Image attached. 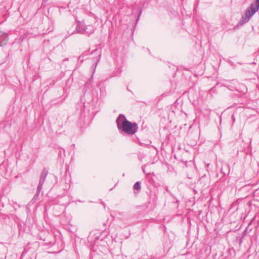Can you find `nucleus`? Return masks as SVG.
Segmentation results:
<instances>
[{"label":"nucleus","instance_id":"f257e3e1","mask_svg":"<svg viewBox=\"0 0 259 259\" xmlns=\"http://www.w3.org/2000/svg\"><path fill=\"white\" fill-rule=\"evenodd\" d=\"M118 130H122L128 135H134L138 130V124L127 120L124 115L120 114L116 120Z\"/></svg>","mask_w":259,"mask_h":259},{"label":"nucleus","instance_id":"f03ea898","mask_svg":"<svg viewBox=\"0 0 259 259\" xmlns=\"http://www.w3.org/2000/svg\"><path fill=\"white\" fill-rule=\"evenodd\" d=\"M259 10V1H254L252 3L250 6L246 8L245 13L242 15V17L234 27V28H238L241 26H243L247 23L254 15V14Z\"/></svg>","mask_w":259,"mask_h":259},{"label":"nucleus","instance_id":"7ed1b4c3","mask_svg":"<svg viewBox=\"0 0 259 259\" xmlns=\"http://www.w3.org/2000/svg\"><path fill=\"white\" fill-rule=\"evenodd\" d=\"M76 31L77 33L82 34H91L94 32V28L92 26L86 27L84 22L82 21H78L76 27Z\"/></svg>","mask_w":259,"mask_h":259},{"label":"nucleus","instance_id":"20e7f679","mask_svg":"<svg viewBox=\"0 0 259 259\" xmlns=\"http://www.w3.org/2000/svg\"><path fill=\"white\" fill-rule=\"evenodd\" d=\"M48 169L47 168L44 167L43 168L42 171L41 172V174L40 175L39 183L38 185V186H39V188H40V187H42L43 184L45 181L46 178L48 175Z\"/></svg>","mask_w":259,"mask_h":259},{"label":"nucleus","instance_id":"39448f33","mask_svg":"<svg viewBox=\"0 0 259 259\" xmlns=\"http://www.w3.org/2000/svg\"><path fill=\"white\" fill-rule=\"evenodd\" d=\"M8 36L6 33L0 31V46L5 45L8 41Z\"/></svg>","mask_w":259,"mask_h":259},{"label":"nucleus","instance_id":"423d86ee","mask_svg":"<svg viewBox=\"0 0 259 259\" xmlns=\"http://www.w3.org/2000/svg\"><path fill=\"white\" fill-rule=\"evenodd\" d=\"M133 189L139 192L141 190V182L139 181L137 182L134 185Z\"/></svg>","mask_w":259,"mask_h":259},{"label":"nucleus","instance_id":"0eeeda50","mask_svg":"<svg viewBox=\"0 0 259 259\" xmlns=\"http://www.w3.org/2000/svg\"><path fill=\"white\" fill-rule=\"evenodd\" d=\"M42 187H40V188H39V186H38V185L37 186V192L33 197V199H37V198L38 197V196L39 195L40 192L41 191V190L42 189Z\"/></svg>","mask_w":259,"mask_h":259},{"label":"nucleus","instance_id":"6e6552de","mask_svg":"<svg viewBox=\"0 0 259 259\" xmlns=\"http://www.w3.org/2000/svg\"><path fill=\"white\" fill-rule=\"evenodd\" d=\"M142 10L141 9H139V13H138V17L137 18V20H136V23L138 22V21H139V18L142 14Z\"/></svg>","mask_w":259,"mask_h":259},{"label":"nucleus","instance_id":"1a4fd4ad","mask_svg":"<svg viewBox=\"0 0 259 259\" xmlns=\"http://www.w3.org/2000/svg\"><path fill=\"white\" fill-rule=\"evenodd\" d=\"M248 228H249V226H248L245 229V230L244 231V232H243V235L244 236L246 235V232L248 229Z\"/></svg>","mask_w":259,"mask_h":259},{"label":"nucleus","instance_id":"9d476101","mask_svg":"<svg viewBox=\"0 0 259 259\" xmlns=\"http://www.w3.org/2000/svg\"><path fill=\"white\" fill-rule=\"evenodd\" d=\"M99 60H100V58H99L98 59V60L97 61V62H96V66H95V67L97 66L98 63L99 62Z\"/></svg>","mask_w":259,"mask_h":259},{"label":"nucleus","instance_id":"9b49d317","mask_svg":"<svg viewBox=\"0 0 259 259\" xmlns=\"http://www.w3.org/2000/svg\"><path fill=\"white\" fill-rule=\"evenodd\" d=\"M82 58H83V57H82V56H80L78 57V60H82Z\"/></svg>","mask_w":259,"mask_h":259},{"label":"nucleus","instance_id":"f8f14e48","mask_svg":"<svg viewBox=\"0 0 259 259\" xmlns=\"http://www.w3.org/2000/svg\"><path fill=\"white\" fill-rule=\"evenodd\" d=\"M232 119L233 120V121H235V117H234V115H232Z\"/></svg>","mask_w":259,"mask_h":259}]
</instances>
